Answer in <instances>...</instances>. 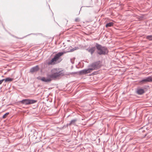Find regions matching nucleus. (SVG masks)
<instances>
[{"label":"nucleus","mask_w":152,"mask_h":152,"mask_svg":"<svg viewBox=\"0 0 152 152\" xmlns=\"http://www.w3.org/2000/svg\"><path fill=\"white\" fill-rule=\"evenodd\" d=\"M96 47L97 50V53L100 55H105L108 53V50L106 46H103L98 43H96Z\"/></svg>","instance_id":"3"},{"label":"nucleus","mask_w":152,"mask_h":152,"mask_svg":"<svg viewBox=\"0 0 152 152\" xmlns=\"http://www.w3.org/2000/svg\"><path fill=\"white\" fill-rule=\"evenodd\" d=\"M9 114V113H7L4 114L3 116V118H6L8 115Z\"/></svg>","instance_id":"15"},{"label":"nucleus","mask_w":152,"mask_h":152,"mask_svg":"<svg viewBox=\"0 0 152 152\" xmlns=\"http://www.w3.org/2000/svg\"><path fill=\"white\" fill-rule=\"evenodd\" d=\"M39 70V68L38 65L32 68L30 70V72L31 73L37 72Z\"/></svg>","instance_id":"8"},{"label":"nucleus","mask_w":152,"mask_h":152,"mask_svg":"<svg viewBox=\"0 0 152 152\" xmlns=\"http://www.w3.org/2000/svg\"><path fill=\"white\" fill-rule=\"evenodd\" d=\"M4 81V79H2L1 80H0V85L1 84H2V82H3V81Z\"/></svg>","instance_id":"17"},{"label":"nucleus","mask_w":152,"mask_h":152,"mask_svg":"<svg viewBox=\"0 0 152 152\" xmlns=\"http://www.w3.org/2000/svg\"><path fill=\"white\" fill-rule=\"evenodd\" d=\"M113 23L112 22H110L109 23H107L106 25V27H111L112 26H113Z\"/></svg>","instance_id":"13"},{"label":"nucleus","mask_w":152,"mask_h":152,"mask_svg":"<svg viewBox=\"0 0 152 152\" xmlns=\"http://www.w3.org/2000/svg\"><path fill=\"white\" fill-rule=\"evenodd\" d=\"M51 74H48L47 77H42L40 80L45 82H50L53 79L60 76L61 74V72L59 71L57 69H53L51 70Z\"/></svg>","instance_id":"1"},{"label":"nucleus","mask_w":152,"mask_h":152,"mask_svg":"<svg viewBox=\"0 0 152 152\" xmlns=\"http://www.w3.org/2000/svg\"><path fill=\"white\" fill-rule=\"evenodd\" d=\"M146 38L150 41H152V35H148L146 36Z\"/></svg>","instance_id":"14"},{"label":"nucleus","mask_w":152,"mask_h":152,"mask_svg":"<svg viewBox=\"0 0 152 152\" xmlns=\"http://www.w3.org/2000/svg\"><path fill=\"white\" fill-rule=\"evenodd\" d=\"M77 121V119H73L71 120L70 122V123L69 124V125H70L72 124L75 125V122Z\"/></svg>","instance_id":"11"},{"label":"nucleus","mask_w":152,"mask_h":152,"mask_svg":"<svg viewBox=\"0 0 152 152\" xmlns=\"http://www.w3.org/2000/svg\"><path fill=\"white\" fill-rule=\"evenodd\" d=\"M71 62L72 63V64L74 63V62H73L72 61V59H71Z\"/></svg>","instance_id":"18"},{"label":"nucleus","mask_w":152,"mask_h":152,"mask_svg":"<svg viewBox=\"0 0 152 152\" xmlns=\"http://www.w3.org/2000/svg\"><path fill=\"white\" fill-rule=\"evenodd\" d=\"M101 67L100 61L93 63L88 66L90 72L91 71L97 70L99 69Z\"/></svg>","instance_id":"4"},{"label":"nucleus","mask_w":152,"mask_h":152,"mask_svg":"<svg viewBox=\"0 0 152 152\" xmlns=\"http://www.w3.org/2000/svg\"><path fill=\"white\" fill-rule=\"evenodd\" d=\"M75 21L76 22H78L79 21V18H76L75 19Z\"/></svg>","instance_id":"16"},{"label":"nucleus","mask_w":152,"mask_h":152,"mask_svg":"<svg viewBox=\"0 0 152 152\" xmlns=\"http://www.w3.org/2000/svg\"><path fill=\"white\" fill-rule=\"evenodd\" d=\"M152 82V77L149 76L144 78L139 82V83L141 84H145V83Z\"/></svg>","instance_id":"6"},{"label":"nucleus","mask_w":152,"mask_h":152,"mask_svg":"<svg viewBox=\"0 0 152 152\" xmlns=\"http://www.w3.org/2000/svg\"><path fill=\"white\" fill-rule=\"evenodd\" d=\"M37 100L30 99H24L19 102L20 103L26 105H30L35 103Z\"/></svg>","instance_id":"5"},{"label":"nucleus","mask_w":152,"mask_h":152,"mask_svg":"<svg viewBox=\"0 0 152 152\" xmlns=\"http://www.w3.org/2000/svg\"><path fill=\"white\" fill-rule=\"evenodd\" d=\"M90 72L89 68L87 69H84L80 71L79 73L80 75L87 74Z\"/></svg>","instance_id":"9"},{"label":"nucleus","mask_w":152,"mask_h":152,"mask_svg":"<svg viewBox=\"0 0 152 152\" xmlns=\"http://www.w3.org/2000/svg\"><path fill=\"white\" fill-rule=\"evenodd\" d=\"M64 53L63 52H59L56 54L54 58L48 62V65H54L60 63L62 60L60 57Z\"/></svg>","instance_id":"2"},{"label":"nucleus","mask_w":152,"mask_h":152,"mask_svg":"<svg viewBox=\"0 0 152 152\" xmlns=\"http://www.w3.org/2000/svg\"><path fill=\"white\" fill-rule=\"evenodd\" d=\"M5 82H11L13 80V79L10 77H7L5 79H4Z\"/></svg>","instance_id":"12"},{"label":"nucleus","mask_w":152,"mask_h":152,"mask_svg":"<svg viewBox=\"0 0 152 152\" xmlns=\"http://www.w3.org/2000/svg\"><path fill=\"white\" fill-rule=\"evenodd\" d=\"M145 93V91L143 89L139 88L137 90V93L139 95H142Z\"/></svg>","instance_id":"10"},{"label":"nucleus","mask_w":152,"mask_h":152,"mask_svg":"<svg viewBox=\"0 0 152 152\" xmlns=\"http://www.w3.org/2000/svg\"><path fill=\"white\" fill-rule=\"evenodd\" d=\"M96 49V47H92L91 48H89L86 49V50L90 53L91 55H92L95 51Z\"/></svg>","instance_id":"7"}]
</instances>
